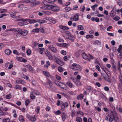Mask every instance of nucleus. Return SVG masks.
<instances>
[{"mask_svg": "<svg viewBox=\"0 0 122 122\" xmlns=\"http://www.w3.org/2000/svg\"><path fill=\"white\" fill-rule=\"evenodd\" d=\"M47 83H45L44 84L46 85H49V87L48 88L51 91H53L55 89V86L52 81L49 79H47Z\"/></svg>", "mask_w": 122, "mask_h": 122, "instance_id": "f257e3e1", "label": "nucleus"}, {"mask_svg": "<svg viewBox=\"0 0 122 122\" xmlns=\"http://www.w3.org/2000/svg\"><path fill=\"white\" fill-rule=\"evenodd\" d=\"M24 1L26 3H31L30 4L31 6H34L40 4V2H37L35 0H24Z\"/></svg>", "mask_w": 122, "mask_h": 122, "instance_id": "f03ea898", "label": "nucleus"}, {"mask_svg": "<svg viewBox=\"0 0 122 122\" xmlns=\"http://www.w3.org/2000/svg\"><path fill=\"white\" fill-rule=\"evenodd\" d=\"M49 3H50L49 2H48L47 1L45 0L43 1L42 2V4L44 5L41 7V8L44 10H48V7L50 5H49Z\"/></svg>", "mask_w": 122, "mask_h": 122, "instance_id": "7ed1b4c3", "label": "nucleus"}, {"mask_svg": "<svg viewBox=\"0 0 122 122\" xmlns=\"http://www.w3.org/2000/svg\"><path fill=\"white\" fill-rule=\"evenodd\" d=\"M26 116L28 119L32 122H35L36 120V116L35 115L32 116L27 114H26Z\"/></svg>", "mask_w": 122, "mask_h": 122, "instance_id": "20e7f679", "label": "nucleus"}, {"mask_svg": "<svg viewBox=\"0 0 122 122\" xmlns=\"http://www.w3.org/2000/svg\"><path fill=\"white\" fill-rule=\"evenodd\" d=\"M48 10H51L53 11H58L60 10V7L57 6L50 5L48 7Z\"/></svg>", "mask_w": 122, "mask_h": 122, "instance_id": "39448f33", "label": "nucleus"}, {"mask_svg": "<svg viewBox=\"0 0 122 122\" xmlns=\"http://www.w3.org/2000/svg\"><path fill=\"white\" fill-rule=\"evenodd\" d=\"M60 106L61 110L63 111L65 110V109H67L68 108V104L67 102H62Z\"/></svg>", "mask_w": 122, "mask_h": 122, "instance_id": "423d86ee", "label": "nucleus"}, {"mask_svg": "<svg viewBox=\"0 0 122 122\" xmlns=\"http://www.w3.org/2000/svg\"><path fill=\"white\" fill-rule=\"evenodd\" d=\"M71 69L74 70H79L81 68V66L78 64H77L75 63H73L72 64Z\"/></svg>", "mask_w": 122, "mask_h": 122, "instance_id": "0eeeda50", "label": "nucleus"}, {"mask_svg": "<svg viewBox=\"0 0 122 122\" xmlns=\"http://www.w3.org/2000/svg\"><path fill=\"white\" fill-rule=\"evenodd\" d=\"M48 48L53 52L56 53L57 52L58 50L57 49L53 47V45H50L48 46Z\"/></svg>", "mask_w": 122, "mask_h": 122, "instance_id": "6e6552de", "label": "nucleus"}, {"mask_svg": "<svg viewBox=\"0 0 122 122\" xmlns=\"http://www.w3.org/2000/svg\"><path fill=\"white\" fill-rule=\"evenodd\" d=\"M101 75L103 76L104 79L107 82L111 83V80L108 76L107 75L104 73H101Z\"/></svg>", "mask_w": 122, "mask_h": 122, "instance_id": "1a4fd4ad", "label": "nucleus"}, {"mask_svg": "<svg viewBox=\"0 0 122 122\" xmlns=\"http://www.w3.org/2000/svg\"><path fill=\"white\" fill-rule=\"evenodd\" d=\"M45 53L46 55L49 58V59L52 60V57L50 52L48 51H46L45 52Z\"/></svg>", "mask_w": 122, "mask_h": 122, "instance_id": "9d476101", "label": "nucleus"}, {"mask_svg": "<svg viewBox=\"0 0 122 122\" xmlns=\"http://www.w3.org/2000/svg\"><path fill=\"white\" fill-rule=\"evenodd\" d=\"M18 119L20 122H25L24 117L22 115H20L19 116Z\"/></svg>", "mask_w": 122, "mask_h": 122, "instance_id": "9b49d317", "label": "nucleus"}, {"mask_svg": "<svg viewBox=\"0 0 122 122\" xmlns=\"http://www.w3.org/2000/svg\"><path fill=\"white\" fill-rule=\"evenodd\" d=\"M94 59V57L91 54H88V56H87V58L86 59V60L90 61L91 60H93Z\"/></svg>", "mask_w": 122, "mask_h": 122, "instance_id": "f8f14e48", "label": "nucleus"}, {"mask_svg": "<svg viewBox=\"0 0 122 122\" xmlns=\"http://www.w3.org/2000/svg\"><path fill=\"white\" fill-rule=\"evenodd\" d=\"M61 88L65 90H67V86L63 83L62 82H61Z\"/></svg>", "mask_w": 122, "mask_h": 122, "instance_id": "ddd939ff", "label": "nucleus"}, {"mask_svg": "<svg viewBox=\"0 0 122 122\" xmlns=\"http://www.w3.org/2000/svg\"><path fill=\"white\" fill-rule=\"evenodd\" d=\"M5 54L7 55H9L12 53V51L10 50L7 49L5 51Z\"/></svg>", "mask_w": 122, "mask_h": 122, "instance_id": "4468645a", "label": "nucleus"}, {"mask_svg": "<svg viewBox=\"0 0 122 122\" xmlns=\"http://www.w3.org/2000/svg\"><path fill=\"white\" fill-rule=\"evenodd\" d=\"M116 14V13H115V10L114 8H113L111 10L110 14V16L112 17L114 16Z\"/></svg>", "mask_w": 122, "mask_h": 122, "instance_id": "2eb2a0df", "label": "nucleus"}, {"mask_svg": "<svg viewBox=\"0 0 122 122\" xmlns=\"http://www.w3.org/2000/svg\"><path fill=\"white\" fill-rule=\"evenodd\" d=\"M79 15L78 14H76L74 15L73 18V20H74L77 21L79 20Z\"/></svg>", "mask_w": 122, "mask_h": 122, "instance_id": "dca6fc26", "label": "nucleus"}, {"mask_svg": "<svg viewBox=\"0 0 122 122\" xmlns=\"http://www.w3.org/2000/svg\"><path fill=\"white\" fill-rule=\"evenodd\" d=\"M16 31H17L18 33H17L16 36L18 37L19 35H21L22 30L20 29H18Z\"/></svg>", "mask_w": 122, "mask_h": 122, "instance_id": "f3484780", "label": "nucleus"}, {"mask_svg": "<svg viewBox=\"0 0 122 122\" xmlns=\"http://www.w3.org/2000/svg\"><path fill=\"white\" fill-rule=\"evenodd\" d=\"M102 70L105 72L107 76H108V74L109 72V70L106 67H104L102 68Z\"/></svg>", "mask_w": 122, "mask_h": 122, "instance_id": "a211bd4d", "label": "nucleus"}, {"mask_svg": "<svg viewBox=\"0 0 122 122\" xmlns=\"http://www.w3.org/2000/svg\"><path fill=\"white\" fill-rule=\"evenodd\" d=\"M37 22H39L41 24L43 23H45L47 22V21L44 20H41L40 19H38L37 20Z\"/></svg>", "mask_w": 122, "mask_h": 122, "instance_id": "6ab92c4d", "label": "nucleus"}, {"mask_svg": "<svg viewBox=\"0 0 122 122\" xmlns=\"http://www.w3.org/2000/svg\"><path fill=\"white\" fill-rule=\"evenodd\" d=\"M86 90H89V92L93 91V88L90 86H88L86 87Z\"/></svg>", "mask_w": 122, "mask_h": 122, "instance_id": "aec40b11", "label": "nucleus"}, {"mask_svg": "<svg viewBox=\"0 0 122 122\" xmlns=\"http://www.w3.org/2000/svg\"><path fill=\"white\" fill-rule=\"evenodd\" d=\"M40 107L39 106H38L35 107V111L37 114L39 113L40 110Z\"/></svg>", "mask_w": 122, "mask_h": 122, "instance_id": "412c9836", "label": "nucleus"}, {"mask_svg": "<svg viewBox=\"0 0 122 122\" xmlns=\"http://www.w3.org/2000/svg\"><path fill=\"white\" fill-rule=\"evenodd\" d=\"M68 39L70 40L72 42L74 41V36L71 34L69 36Z\"/></svg>", "mask_w": 122, "mask_h": 122, "instance_id": "4be33fe9", "label": "nucleus"}, {"mask_svg": "<svg viewBox=\"0 0 122 122\" xmlns=\"http://www.w3.org/2000/svg\"><path fill=\"white\" fill-rule=\"evenodd\" d=\"M28 31L27 30H22L21 35L23 36H26L28 34Z\"/></svg>", "mask_w": 122, "mask_h": 122, "instance_id": "5701e85b", "label": "nucleus"}, {"mask_svg": "<svg viewBox=\"0 0 122 122\" xmlns=\"http://www.w3.org/2000/svg\"><path fill=\"white\" fill-rule=\"evenodd\" d=\"M15 88L16 90H21V86L18 84L15 85Z\"/></svg>", "mask_w": 122, "mask_h": 122, "instance_id": "b1692460", "label": "nucleus"}, {"mask_svg": "<svg viewBox=\"0 0 122 122\" xmlns=\"http://www.w3.org/2000/svg\"><path fill=\"white\" fill-rule=\"evenodd\" d=\"M84 97V95L82 94L81 93L77 96V99H82Z\"/></svg>", "mask_w": 122, "mask_h": 122, "instance_id": "393cba45", "label": "nucleus"}, {"mask_svg": "<svg viewBox=\"0 0 122 122\" xmlns=\"http://www.w3.org/2000/svg\"><path fill=\"white\" fill-rule=\"evenodd\" d=\"M76 121L78 122H82V118L79 117H77L76 119Z\"/></svg>", "mask_w": 122, "mask_h": 122, "instance_id": "a878e982", "label": "nucleus"}, {"mask_svg": "<svg viewBox=\"0 0 122 122\" xmlns=\"http://www.w3.org/2000/svg\"><path fill=\"white\" fill-rule=\"evenodd\" d=\"M61 117L63 121H64L66 118V116L65 113L63 112L62 114Z\"/></svg>", "mask_w": 122, "mask_h": 122, "instance_id": "bb28decb", "label": "nucleus"}, {"mask_svg": "<svg viewBox=\"0 0 122 122\" xmlns=\"http://www.w3.org/2000/svg\"><path fill=\"white\" fill-rule=\"evenodd\" d=\"M27 67L28 68L30 71H33V69L31 65L29 64H28L26 65Z\"/></svg>", "mask_w": 122, "mask_h": 122, "instance_id": "cd10ccee", "label": "nucleus"}, {"mask_svg": "<svg viewBox=\"0 0 122 122\" xmlns=\"http://www.w3.org/2000/svg\"><path fill=\"white\" fill-rule=\"evenodd\" d=\"M66 84L70 88H72L73 87V85L71 82L68 81L66 83Z\"/></svg>", "mask_w": 122, "mask_h": 122, "instance_id": "c85d7f7f", "label": "nucleus"}, {"mask_svg": "<svg viewBox=\"0 0 122 122\" xmlns=\"http://www.w3.org/2000/svg\"><path fill=\"white\" fill-rule=\"evenodd\" d=\"M30 98L33 100L35 99L36 98V96L33 95V93L32 92L30 93Z\"/></svg>", "mask_w": 122, "mask_h": 122, "instance_id": "c756f323", "label": "nucleus"}, {"mask_svg": "<svg viewBox=\"0 0 122 122\" xmlns=\"http://www.w3.org/2000/svg\"><path fill=\"white\" fill-rule=\"evenodd\" d=\"M31 101L29 99H26L25 101V105L26 106H28L30 103Z\"/></svg>", "mask_w": 122, "mask_h": 122, "instance_id": "7c9ffc66", "label": "nucleus"}, {"mask_svg": "<svg viewBox=\"0 0 122 122\" xmlns=\"http://www.w3.org/2000/svg\"><path fill=\"white\" fill-rule=\"evenodd\" d=\"M122 50V45L121 44L119 45L118 49H117V51L118 53H120L121 50Z\"/></svg>", "mask_w": 122, "mask_h": 122, "instance_id": "2f4dec72", "label": "nucleus"}, {"mask_svg": "<svg viewBox=\"0 0 122 122\" xmlns=\"http://www.w3.org/2000/svg\"><path fill=\"white\" fill-rule=\"evenodd\" d=\"M76 85L77 86H79L82 85V84L80 81H76Z\"/></svg>", "mask_w": 122, "mask_h": 122, "instance_id": "473e14b6", "label": "nucleus"}, {"mask_svg": "<svg viewBox=\"0 0 122 122\" xmlns=\"http://www.w3.org/2000/svg\"><path fill=\"white\" fill-rule=\"evenodd\" d=\"M10 120L9 118L4 119L2 120V122H10Z\"/></svg>", "mask_w": 122, "mask_h": 122, "instance_id": "72a5a7b5", "label": "nucleus"}, {"mask_svg": "<svg viewBox=\"0 0 122 122\" xmlns=\"http://www.w3.org/2000/svg\"><path fill=\"white\" fill-rule=\"evenodd\" d=\"M94 37V36L93 35H87L86 36V38L87 39H89V38H93Z\"/></svg>", "mask_w": 122, "mask_h": 122, "instance_id": "f704fd0d", "label": "nucleus"}, {"mask_svg": "<svg viewBox=\"0 0 122 122\" xmlns=\"http://www.w3.org/2000/svg\"><path fill=\"white\" fill-rule=\"evenodd\" d=\"M78 30H83L84 29V28L81 25H79L78 26Z\"/></svg>", "mask_w": 122, "mask_h": 122, "instance_id": "c9c22d12", "label": "nucleus"}, {"mask_svg": "<svg viewBox=\"0 0 122 122\" xmlns=\"http://www.w3.org/2000/svg\"><path fill=\"white\" fill-rule=\"evenodd\" d=\"M81 56L85 60H86V59L87 58V57L88 56L87 55L84 53L82 54Z\"/></svg>", "mask_w": 122, "mask_h": 122, "instance_id": "e433bc0d", "label": "nucleus"}, {"mask_svg": "<svg viewBox=\"0 0 122 122\" xmlns=\"http://www.w3.org/2000/svg\"><path fill=\"white\" fill-rule=\"evenodd\" d=\"M11 94L10 93L8 95H6L5 96V98L6 99H10L11 97Z\"/></svg>", "mask_w": 122, "mask_h": 122, "instance_id": "4c0bfd02", "label": "nucleus"}, {"mask_svg": "<svg viewBox=\"0 0 122 122\" xmlns=\"http://www.w3.org/2000/svg\"><path fill=\"white\" fill-rule=\"evenodd\" d=\"M27 22L25 23L23 21L22 22H20L19 23V25L20 26H22L23 25H26Z\"/></svg>", "mask_w": 122, "mask_h": 122, "instance_id": "58836bf2", "label": "nucleus"}, {"mask_svg": "<svg viewBox=\"0 0 122 122\" xmlns=\"http://www.w3.org/2000/svg\"><path fill=\"white\" fill-rule=\"evenodd\" d=\"M98 6V5L97 4H95L91 6V8L93 11H95V8Z\"/></svg>", "mask_w": 122, "mask_h": 122, "instance_id": "ea45409f", "label": "nucleus"}, {"mask_svg": "<svg viewBox=\"0 0 122 122\" xmlns=\"http://www.w3.org/2000/svg\"><path fill=\"white\" fill-rule=\"evenodd\" d=\"M26 53L28 55H30L31 53V51L29 49H28L26 51Z\"/></svg>", "mask_w": 122, "mask_h": 122, "instance_id": "a19ab883", "label": "nucleus"}, {"mask_svg": "<svg viewBox=\"0 0 122 122\" xmlns=\"http://www.w3.org/2000/svg\"><path fill=\"white\" fill-rule=\"evenodd\" d=\"M29 21V23L30 24L34 23L37 22V20L36 21V20L34 19L30 20Z\"/></svg>", "mask_w": 122, "mask_h": 122, "instance_id": "79ce46f5", "label": "nucleus"}, {"mask_svg": "<svg viewBox=\"0 0 122 122\" xmlns=\"http://www.w3.org/2000/svg\"><path fill=\"white\" fill-rule=\"evenodd\" d=\"M62 102L60 100H58L57 101V103H56L57 106H59L61 104V102Z\"/></svg>", "mask_w": 122, "mask_h": 122, "instance_id": "37998d69", "label": "nucleus"}, {"mask_svg": "<svg viewBox=\"0 0 122 122\" xmlns=\"http://www.w3.org/2000/svg\"><path fill=\"white\" fill-rule=\"evenodd\" d=\"M22 57H20L17 56L16 57V59L18 61L21 62L22 59Z\"/></svg>", "mask_w": 122, "mask_h": 122, "instance_id": "c03bdc74", "label": "nucleus"}, {"mask_svg": "<svg viewBox=\"0 0 122 122\" xmlns=\"http://www.w3.org/2000/svg\"><path fill=\"white\" fill-rule=\"evenodd\" d=\"M32 32L38 33L39 32V29L38 28H36V29H33L32 30Z\"/></svg>", "mask_w": 122, "mask_h": 122, "instance_id": "a18cd8bd", "label": "nucleus"}, {"mask_svg": "<svg viewBox=\"0 0 122 122\" xmlns=\"http://www.w3.org/2000/svg\"><path fill=\"white\" fill-rule=\"evenodd\" d=\"M58 71L60 72H62L63 71L62 68L61 66L58 67Z\"/></svg>", "mask_w": 122, "mask_h": 122, "instance_id": "49530a36", "label": "nucleus"}, {"mask_svg": "<svg viewBox=\"0 0 122 122\" xmlns=\"http://www.w3.org/2000/svg\"><path fill=\"white\" fill-rule=\"evenodd\" d=\"M117 4L120 6H122V1L121 0H118L117 2Z\"/></svg>", "mask_w": 122, "mask_h": 122, "instance_id": "de8ad7c7", "label": "nucleus"}, {"mask_svg": "<svg viewBox=\"0 0 122 122\" xmlns=\"http://www.w3.org/2000/svg\"><path fill=\"white\" fill-rule=\"evenodd\" d=\"M94 43L95 44L98 45H100L101 44V43L100 41L98 40H96L94 41Z\"/></svg>", "mask_w": 122, "mask_h": 122, "instance_id": "09e8293b", "label": "nucleus"}, {"mask_svg": "<svg viewBox=\"0 0 122 122\" xmlns=\"http://www.w3.org/2000/svg\"><path fill=\"white\" fill-rule=\"evenodd\" d=\"M76 112L75 110H72L71 111V116L72 117H74L75 114Z\"/></svg>", "mask_w": 122, "mask_h": 122, "instance_id": "8fccbe9b", "label": "nucleus"}, {"mask_svg": "<svg viewBox=\"0 0 122 122\" xmlns=\"http://www.w3.org/2000/svg\"><path fill=\"white\" fill-rule=\"evenodd\" d=\"M60 59L58 58H57L56 57H55L54 59V61L55 62H56L57 63H58Z\"/></svg>", "mask_w": 122, "mask_h": 122, "instance_id": "3c124183", "label": "nucleus"}, {"mask_svg": "<svg viewBox=\"0 0 122 122\" xmlns=\"http://www.w3.org/2000/svg\"><path fill=\"white\" fill-rule=\"evenodd\" d=\"M55 114L56 115H59L61 113V111L59 110L56 111L55 113Z\"/></svg>", "mask_w": 122, "mask_h": 122, "instance_id": "603ef678", "label": "nucleus"}, {"mask_svg": "<svg viewBox=\"0 0 122 122\" xmlns=\"http://www.w3.org/2000/svg\"><path fill=\"white\" fill-rule=\"evenodd\" d=\"M120 19V17L117 16H116L115 17H114L113 18L114 19V20L115 21H118V20H119Z\"/></svg>", "mask_w": 122, "mask_h": 122, "instance_id": "864d4df0", "label": "nucleus"}, {"mask_svg": "<svg viewBox=\"0 0 122 122\" xmlns=\"http://www.w3.org/2000/svg\"><path fill=\"white\" fill-rule=\"evenodd\" d=\"M61 53L64 55H65L66 53V51L63 50H62L61 51Z\"/></svg>", "mask_w": 122, "mask_h": 122, "instance_id": "5fc2aeb1", "label": "nucleus"}, {"mask_svg": "<svg viewBox=\"0 0 122 122\" xmlns=\"http://www.w3.org/2000/svg\"><path fill=\"white\" fill-rule=\"evenodd\" d=\"M33 93L36 95H40V93L38 91H35L33 92Z\"/></svg>", "mask_w": 122, "mask_h": 122, "instance_id": "6e6d98bb", "label": "nucleus"}, {"mask_svg": "<svg viewBox=\"0 0 122 122\" xmlns=\"http://www.w3.org/2000/svg\"><path fill=\"white\" fill-rule=\"evenodd\" d=\"M57 64L61 66L63 65L64 64L63 62L61 61L60 60L58 62V63Z\"/></svg>", "mask_w": 122, "mask_h": 122, "instance_id": "4d7b16f0", "label": "nucleus"}, {"mask_svg": "<svg viewBox=\"0 0 122 122\" xmlns=\"http://www.w3.org/2000/svg\"><path fill=\"white\" fill-rule=\"evenodd\" d=\"M65 9L68 12L71 10V9L69 7H66L65 8Z\"/></svg>", "mask_w": 122, "mask_h": 122, "instance_id": "13d9d810", "label": "nucleus"}, {"mask_svg": "<svg viewBox=\"0 0 122 122\" xmlns=\"http://www.w3.org/2000/svg\"><path fill=\"white\" fill-rule=\"evenodd\" d=\"M81 79V76L80 75H78L76 77V81H80Z\"/></svg>", "mask_w": 122, "mask_h": 122, "instance_id": "bf43d9fd", "label": "nucleus"}, {"mask_svg": "<svg viewBox=\"0 0 122 122\" xmlns=\"http://www.w3.org/2000/svg\"><path fill=\"white\" fill-rule=\"evenodd\" d=\"M56 79L58 81H60L61 79V77L60 76H59L56 75Z\"/></svg>", "mask_w": 122, "mask_h": 122, "instance_id": "052dcab7", "label": "nucleus"}, {"mask_svg": "<svg viewBox=\"0 0 122 122\" xmlns=\"http://www.w3.org/2000/svg\"><path fill=\"white\" fill-rule=\"evenodd\" d=\"M57 0H48V1L50 3H53Z\"/></svg>", "mask_w": 122, "mask_h": 122, "instance_id": "680f3d73", "label": "nucleus"}, {"mask_svg": "<svg viewBox=\"0 0 122 122\" xmlns=\"http://www.w3.org/2000/svg\"><path fill=\"white\" fill-rule=\"evenodd\" d=\"M7 11V10L5 9H2L0 10V11L1 13L6 12Z\"/></svg>", "mask_w": 122, "mask_h": 122, "instance_id": "e2e57ef3", "label": "nucleus"}, {"mask_svg": "<svg viewBox=\"0 0 122 122\" xmlns=\"http://www.w3.org/2000/svg\"><path fill=\"white\" fill-rule=\"evenodd\" d=\"M45 109L46 111L49 112L51 109V107L49 106H47L46 108Z\"/></svg>", "mask_w": 122, "mask_h": 122, "instance_id": "0e129e2a", "label": "nucleus"}, {"mask_svg": "<svg viewBox=\"0 0 122 122\" xmlns=\"http://www.w3.org/2000/svg\"><path fill=\"white\" fill-rule=\"evenodd\" d=\"M5 115V113L4 112L2 111L0 109V115L3 116Z\"/></svg>", "mask_w": 122, "mask_h": 122, "instance_id": "69168bd1", "label": "nucleus"}, {"mask_svg": "<svg viewBox=\"0 0 122 122\" xmlns=\"http://www.w3.org/2000/svg\"><path fill=\"white\" fill-rule=\"evenodd\" d=\"M85 9V7L84 5L82 6V9L81 8L80 9V10L82 12H83L84 10Z\"/></svg>", "mask_w": 122, "mask_h": 122, "instance_id": "338daca9", "label": "nucleus"}, {"mask_svg": "<svg viewBox=\"0 0 122 122\" xmlns=\"http://www.w3.org/2000/svg\"><path fill=\"white\" fill-rule=\"evenodd\" d=\"M95 67L96 69L98 70L99 71H101V69L100 67L98 65H97Z\"/></svg>", "mask_w": 122, "mask_h": 122, "instance_id": "774afa93", "label": "nucleus"}]
</instances>
